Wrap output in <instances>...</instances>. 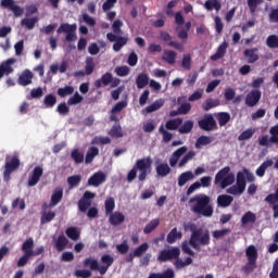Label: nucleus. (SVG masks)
Segmentation results:
<instances>
[{
  "mask_svg": "<svg viewBox=\"0 0 278 278\" xmlns=\"http://www.w3.org/2000/svg\"><path fill=\"white\" fill-rule=\"evenodd\" d=\"M189 205L191 207V212L197 216H203L204 218H212V216H214L212 198L207 194H195L193 198H190Z\"/></svg>",
  "mask_w": 278,
  "mask_h": 278,
  "instance_id": "obj_1",
  "label": "nucleus"
},
{
  "mask_svg": "<svg viewBox=\"0 0 278 278\" xmlns=\"http://www.w3.org/2000/svg\"><path fill=\"white\" fill-rule=\"evenodd\" d=\"M180 255L181 250L178 247H172L169 249L161 250L156 260L160 262V264L173 262V260H176L174 266L177 268V270H181V268H186V266H190V264H192V257L189 256L184 261L179 258Z\"/></svg>",
  "mask_w": 278,
  "mask_h": 278,
  "instance_id": "obj_2",
  "label": "nucleus"
},
{
  "mask_svg": "<svg viewBox=\"0 0 278 278\" xmlns=\"http://www.w3.org/2000/svg\"><path fill=\"white\" fill-rule=\"evenodd\" d=\"M247 181L253 184V181H255V175L244 167L242 172L237 173V182L226 190L227 194H232L233 197L244 194V190H247Z\"/></svg>",
  "mask_w": 278,
  "mask_h": 278,
  "instance_id": "obj_3",
  "label": "nucleus"
},
{
  "mask_svg": "<svg viewBox=\"0 0 278 278\" xmlns=\"http://www.w3.org/2000/svg\"><path fill=\"white\" fill-rule=\"evenodd\" d=\"M189 230L191 231L189 244L192 247V249L195 251H201V245L207 247L210 244V230L203 231V228H197V225L194 224L189 226Z\"/></svg>",
  "mask_w": 278,
  "mask_h": 278,
  "instance_id": "obj_4",
  "label": "nucleus"
},
{
  "mask_svg": "<svg viewBox=\"0 0 278 278\" xmlns=\"http://www.w3.org/2000/svg\"><path fill=\"white\" fill-rule=\"evenodd\" d=\"M236 182V175L231 173V167L226 166L217 172L214 178V185L219 186L222 190L225 188H229V186H233Z\"/></svg>",
  "mask_w": 278,
  "mask_h": 278,
  "instance_id": "obj_5",
  "label": "nucleus"
},
{
  "mask_svg": "<svg viewBox=\"0 0 278 278\" xmlns=\"http://www.w3.org/2000/svg\"><path fill=\"white\" fill-rule=\"evenodd\" d=\"M152 164L153 160L151 159V156L137 160L135 168L139 170V181H144V179H147V176L151 175Z\"/></svg>",
  "mask_w": 278,
  "mask_h": 278,
  "instance_id": "obj_6",
  "label": "nucleus"
},
{
  "mask_svg": "<svg viewBox=\"0 0 278 278\" xmlns=\"http://www.w3.org/2000/svg\"><path fill=\"white\" fill-rule=\"evenodd\" d=\"M56 31L58 34H66V42H75L77 40V24L63 23Z\"/></svg>",
  "mask_w": 278,
  "mask_h": 278,
  "instance_id": "obj_7",
  "label": "nucleus"
},
{
  "mask_svg": "<svg viewBox=\"0 0 278 278\" xmlns=\"http://www.w3.org/2000/svg\"><path fill=\"white\" fill-rule=\"evenodd\" d=\"M97 197V193L92 191H85L83 197L78 200V210L83 214H86L92 206V200Z\"/></svg>",
  "mask_w": 278,
  "mask_h": 278,
  "instance_id": "obj_8",
  "label": "nucleus"
},
{
  "mask_svg": "<svg viewBox=\"0 0 278 278\" xmlns=\"http://www.w3.org/2000/svg\"><path fill=\"white\" fill-rule=\"evenodd\" d=\"M198 126L202 131H214L218 129V125L216 124L213 114H205L203 118L198 122Z\"/></svg>",
  "mask_w": 278,
  "mask_h": 278,
  "instance_id": "obj_9",
  "label": "nucleus"
},
{
  "mask_svg": "<svg viewBox=\"0 0 278 278\" xmlns=\"http://www.w3.org/2000/svg\"><path fill=\"white\" fill-rule=\"evenodd\" d=\"M106 39L109 40V42H114L113 51L115 52L121 51V49H123V47H125L127 42H129V37H123L113 33H108Z\"/></svg>",
  "mask_w": 278,
  "mask_h": 278,
  "instance_id": "obj_10",
  "label": "nucleus"
},
{
  "mask_svg": "<svg viewBox=\"0 0 278 278\" xmlns=\"http://www.w3.org/2000/svg\"><path fill=\"white\" fill-rule=\"evenodd\" d=\"M21 167V160L17 159V156L11 157L10 161H7L4 164V172H3V177L5 181H10L12 173L15 170H18Z\"/></svg>",
  "mask_w": 278,
  "mask_h": 278,
  "instance_id": "obj_11",
  "label": "nucleus"
},
{
  "mask_svg": "<svg viewBox=\"0 0 278 278\" xmlns=\"http://www.w3.org/2000/svg\"><path fill=\"white\" fill-rule=\"evenodd\" d=\"M45 174V169L42 166H36L30 176L28 177L27 186L28 188H34V186H38V182L40 181V177Z\"/></svg>",
  "mask_w": 278,
  "mask_h": 278,
  "instance_id": "obj_12",
  "label": "nucleus"
},
{
  "mask_svg": "<svg viewBox=\"0 0 278 278\" xmlns=\"http://www.w3.org/2000/svg\"><path fill=\"white\" fill-rule=\"evenodd\" d=\"M260 99H262V91L260 89H253L245 97V105L248 108H255L260 103Z\"/></svg>",
  "mask_w": 278,
  "mask_h": 278,
  "instance_id": "obj_13",
  "label": "nucleus"
},
{
  "mask_svg": "<svg viewBox=\"0 0 278 278\" xmlns=\"http://www.w3.org/2000/svg\"><path fill=\"white\" fill-rule=\"evenodd\" d=\"M101 265H99L100 275H105L110 270V266L114 264V257L110 254H103L100 258Z\"/></svg>",
  "mask_w": 278,
  "mask_h": 278,
  "instance_id": "obj_14",
  "label": "nucleus"
},
{
  "mask_svg": "<svg viewBox=\"0 0 278 278\" xmlns=\"http://www.w3.org/2000/svg\"><path fill=\"white\" fill-rule=\"evenodd\" d=\"M12 64H16V59H8L0 64V79H3V75L14 73V67Z\"/></svg>",
  "mask_w": 278,
  "mask_h": 278,
  "instance_id": "obj_15",
  "label": "nucleus"
},
{
  "mask_svg": "<svg viewBox=\"0 0 278 278\" xmlns=\"http://www.w3.org/2000/svg\"><path fill=\"white\" fill-rule=\"evenodd\" d=\"M188 152V147L184 146L178 148L176 151L173 152L172 156L169 157V165L172 168H175L177 166V162L181 159L185 153Z\"/></svg>",
  "mask_w": 278,
  "mask_h": 278,
  "instance_id": "obj_16",
  "label": "nucleus"
},
{
  "mask_svg": "<svg viewBox=\"0 0 278 278\" xmlns=\"http://www.w3.org/2000/svg\"><path fill=\"white\" fill-rule=\"evenodd\" d=\"M106 176L103 174V172L94 173L89 179H88V186H93L94 188H99L101 184H105Z\"/></svg>",
  "mask_w": 278,
  "mask_h": 278,
  "instance_id": "obj_17",
  "label": "nucleus"
},
{
  "mask_svg": "<svg viewBox=\"0 0 278 278\" xmlns=\"http://www.w3.org/2000/svg\"><path fill=\"white\" fill-rule=\"evenodd\" d=\"M257 51H260L257 48L245 49L243 51V55L247 58L248 64H255V62L260 60V54H257Z\"/></svg>",
  "mask_w": 278,
  "mask_h": 278,
  "instance_id": "obj_18",
  "label": "nucleus"
},
{
  "mask_svg": "<svg viewBox=\"0 0 278 278\" xmlns=\"http://www.w3.org/2000/svg\"><path fill=\"white\" fill-rule=\"evenodd\" d=\"M109 223L113 227H118V225H123L125 223V215L121 212H114L110 214Z\"/></svg>",
  "mask_w": 278,
  "mask_h": 278,
  "instance_id": "obj_19",
  "label": "nucleus"
},
{
  "mask_svg": "<svg viewBox=\"0 0 278 278\" xmlns=\"http://www.w3.org/2000/svg\"><path fill=\"white\" fill-rule=\"evenodd\" d=\"M181 125H184V119L180 117L168 119L165 123V129H167L168 131H177V129H179Z\"/></svg>",
  "mask_w": 278,
  "mask_h": 278,
  "instance_id": "obj_20",
  "label": "nucleus"
},
{
  "mask_svg": "<svg viewBox=\"0 0 278 278\" xmlns=\"http://www.w3.org/2000/svg\"><path fill=\"white\" fill-rule=\"evenodd\" d=\"M33 79H34V73H31V71L29 70H25L18 77V84L20 86H29Z\"/></svg>",
  "mask_w": 278,
  "mask_h": 278,
  "instance_id": "obj_21",
  "label": "nucleus"
},
{
  "mask_svg": "<svg viewBox=\"0 0 278 278\" xmlns=\"http://www.w3.org/2000/svg\"><path fill=\"white\" fill-rule=\"evenodd\" d=\"M182 237L184 235L181 233V231H177V227H175L168 232L166 237V242L167 244H175L177 240H181Z\"/></svg>",
  "mask_w": 278,
  "mask_h": 278,
  "instance_id": "obj_22",
  "label": "nucleus"
},
{
  "mask_svg": "<svg viewBox=\"0 0 278 278\" xmlns=\"http://www.w3.org/2000/svg\"><path fill=\"white\" fill-rule=\"evenodd\" d=\"M112 84V73L106 72L101 76V78L94 81L96 88H101L102 86H110Z\"/></svg>",
  "mask_w": 278,
  "mask_h": 278,
  "instance_id": "obj_23",
  "label": "nucleus"
},
{
  "mask_svg": "<svg viewBox=\"0 0 278 278\" xmlns=\"http://www.w3.org/2000/svg\"><path fill=\"white\" fill-rule=\"evenodd\" d=\"M233 203V197L228 194H220L217 197V206L218 207H229Z\"/></svg>",
  "mask_w": 278,
  "mask_h": 278,
  "instance_id": "obj_24",
  "label": "nucleus"
},
{
  "mask_svg": "<svg viewBox=\"0 0 278 278\" xmlns=\"http://www.w3.org/2000/svg\"><path fill=\"white\" fill-rule=\"evenodd\" d=\"M194 179V174L191 170L184 172L178 177L179 188H184L187 181H192Z\"/></svg>",
  "mask_w": 278,
  "mask_h": 278,
  "instance_id": "obj_25",
  "label": "nucleus"
},
{
  "mask_svg": "<svg viewBox=\"0 0 278 278\" xmlns=\"http://www.w3.org/2000/svg\"><path fill=\"white\" fill-rule=\"evenodd\" d=\"M136 85L139 90L149 86V74L140 73L136 78Z\"/></svg>",
  "mask_w": 278,
  "mask_h": 278,
  "instance_id": "obj_26",
  "label": "nucleus"
},
{
  "mask_svg": "<svg viewBox=\"0 0 278 278\" xmlns=\"http://www.w3.org/2000/svg\"><path fill=\"white\" fill-rule=\"evenodd\" d=\"M75 92V87L66 85L65 87H60L56 90L58 97L61 99H66V97H71Z\"/></svg>",
  "mask_w": 278,
  "mask_h": 278,
  "instance_id": "obj_27",
  "label": "nucleus"
},
{
  "mask_svg": "<svg viewBox=\"0 0 278 278\" xmlns=\"http://www.w3.org/2000/svg\"><path fill=\"white\" fill-rule=\"evenodd\" d=\"M148 278H175V270L167 268L163 273H151Z\"/></svg>",
  "mask_w": 278,
  "mask_h": 278,
  "instance_id": "obj_28",
  "label": "nucleus"
},
{
  "mask_svg": "<svg viewBox=\"0 0 278 278\" xmlns=\"http://www.w3.org/2000/svg\"><path fill=\"white\" fill-rule=\"evenodd\" d=\"M255 220H257V216L255 215V213L248 211L242 217H241V225L242 227L251 224L253 225L255 223Z\"/></svg>",
  "mask_w": 278,
  "mask_h": 278,
  "instance_id": "obj_29",
  "label": "nucleus"
},
{
  "mask_svg": "<svg viewBox=\"0 0 278 278\" xmlns=\"http://www.w3.org/2000/svg\"><path fill=\"white\" fill-rule=\"evenodd\" d=\"M245 255H247L248 262H250V264L257 263V249H255V245L248 247V249L245 251Z\"/></svg>",
  "mask_w": 278,
  "mask_h": 278,
  "instance_id": "obj_30",
  "label": "nucleus"
},
{
  "mask_svg": "<svg viewBox=\"0 0 278 278\" xmlns=\"http://www.w3.org/2000/svg\"><path fill=\"white\" fill-rule=\"evenodd\" d=\"M63 197H64V191L62 189H56L51 195L49 207H55V205H58V203L62 201Z\"/></svg>",
  "mask_w": 278,
  "mask_h": 278,
  "instance_id": "obj_31",
  "label": "nucleus"
},
{
  "mask_svg": "<svg viewBox=\"0 0 278 278\" xmlns=\"http://www.w3.org/2000/svg\"><path fill=\"white\" fill-rule=\"evenodd\" d=\"M225 53H227V43L224 42L222 43L218 48L216 53H214L213 55H211V60L213 62H216L217 60H220L223 58H225Z\"/></svg>",
  "mask_w": 278,
  "mask_h": 278,
  "instance_id": "obj_32",
  "label": "nucleus"
},
{
  "mask_svg": "<svg viewBox=\"0 0 278 278\" xmlns=\"http://www.w3.org/2000/svg\"><path fill=\"white\" fill-rule=\"evenodd\" d=\"M99 155V148L97 147H91L88 149L87 154L85 156V163L87 164H92L94 162V157Z\"/></svg>",
  "mask_w": 278,
  "mask_h": 278,
  "instance_id": "obj_33",
  "label": "nucleus"
},
{
  "mask_svg": "<svg viewBox=\"0 0 278 278\" xmlns=\"http://www.w3.org/2000/svg\"><path fill=\"white\" fill-rule=\"evenodd\" d=\"M65 233H66L67 238H70V240L77 242V240H79V238H80L81 232H79V229H77V227L72 226V227L66 228Z\"/></svg>",
  "mask_w": 278,
  "mask_h": 278,
  "instance_id": "obj_34",
  "label": "nucleus"
},
{
  "mask_svg": "<svg viewBox=\"0 0 278 278\" xmlns=\"http://www.w3.org/2000/svg\"><path fill=\"white\" fill-rule=\"evenodd\" d=\"M22 251L25 255H33V251H34V239L33 238H28L26 239L23 244H22Z\"/></svg>",
  "mask_w": 278,
  "mask_h": 278,
  "instance_id": "obj_35",
  "label": "nucleus"
},
{
  "mask_svg": "<svg viewBox=\"0 0 278 278\" xmlns=\"http://www.w3.org/2000/svg\"><path fill=\"white\" fill-rule=\"evenodd\" d=\"M156 174L159 177H166L170 175V166H168V163H161L156 166Z\"/></svg>",
  "mask_w": 278,
  "mask_h": 278,
  "instance_id": "obj_36",
  "label": "nucleus"
},
{
  "mask_svg": "<svg viewBox=\"0 0 278 278\" xmlns=\"http://www.w3.org/2000/svg\"><path fill=\"white\" fill-rule=\"evenodd\" d=\"M163 105H164V99L155 100L152 104L146 108V112L147 114L157 112V110H160V108H162Z\"/></svg>",
  "mask_w": 278,
  "mask_h": 278,
  "instance_id": "obj_37",
  "label": "nucleus"
},
{
  "mask_svg": "<svg viewBox=\"0 0 278 278\" xmlns=\"http://www.w3.org/2000/svg\"><path fill=\"white\" fill-rule=\"evenodd\" d=\"M177 59V52L173 50H165L162 60L167 62V64H175V60Z\"/></svg>",
  "mask_w": 278,
  "mask_h": 278,
  "instance_id": "obj_38",
  "label": "nucleus"
},
{
  "mask_svg": "<svg viewBox=\"0 0 278 278\" xmlns=\"http://www.w3.org/2000/svg\"><path fill=\"white\" fill-rule=\"evenodd\" d=\"M160 227V218L152 219L149 224L143 228V233L149 235L152 231H155Z\"/></svg>",
  "mask_w": 278,
  "mask_h": 278,
  "instance_id": "obj_39",
  "label": "nucleus"
},
{
  "mask_svg": "<svg viewBox=\"0 0 278 278\" xmlns=\"http://www.w3.org/2000/svg\"><path fill=\"white\" fill-rule=\"evenodd\" d=\"M197 156V152H194V150L189 151L178 163L179 168H184V166H186V164H188V162H190L191 160H194V157Z\"/></svg>",
  "mask_w": 278,
  "mask_h": 278,
  "instance_id": "obj_40",
  "label": "nucleus"
},
{
  "mask_svg": "<svg viewBox=\"0 0 278 278\" xmlns=\"http://www.w3.org/2000/svg\"><path fill=\"white\" fill-rule=\"evenodd\" d=\"M66 247H68V239H66L64 235L59 236L55 242L56 251H64Z\"/></svg>",
  "mask_w": 278,
  "mask_h": 278,
  "instance_id": "obj_41",
  "label": "nucleus"
},
{
  "mask_svg": "<svg viewBox=\"0 0 278 278\" xmlns=\"http://www.w3.org/2000/svg\"><path fill=\"white\" fill-rule=\"evenodd\" d=\"M204 8L208 11L216 10V12H219L223 5L220 4V2H218V0H206L204 3Z\"/></svg>",
  "mask_w": 278,
  "mask_h": 278,
  "instance_id": "obj_42",
  "label": "nucleus"
},
{
  "mask_svg": "<svg viewBox=\"0 0 278 278\" xmlns=\"http://www.w3.org/2000/svg\"><path fill=\"white\" fill-rule=\"evenodd\" d=\"M55 218V212L53 211H46L41 213V219L40 223L41 225H47V223H51Z\"/></svg>",
  "mask_w": 278,
  "mask_h": 278,
  "instance_id": "obj_43",
  "label": "nucleus"
},
{
  "mask_svg": "<svg viewBox=\"0 0 278 278\" xmlns=\"http://www.w3.org/2000/svg\"><path fill=\"white\" fill-rule=\"evenodd\" d=\"M219 127H225L229 121H231V115L227 112H220L217 115Z\"/></svg>",
  "mask_w": 278,
  "mask_h": 278,
  "instance_id": "obj_44",
  "label": "nucleus"
},
{
  "mask_svg": "<svg viewBox=\"0 0 278 278\" xmlns=\"http://www.w3.org/2000/svg\"><path fill=\"white\" fill-rule=\"evenodd\" d=\"M58 103V98L53 93H49L43 99L45 108H53Z\"/></svg>",
  "mask_w": 278,
  "mask_h": 278,
  "instance_id": "obj_45",
  "label": "nucleus"
},
{
  "mask_svg": "<svg viewBox=\"0 0 278 278\" xmlns=\"http://www.w3.org/2000/svg\"><path fill=\"white\" fill-rule=\"evenodd\" d=\"M194 128V122L186 121L182 126L178 128L179 134H190Z\"/></svg>",
  "mask_w": 278,
  "mask_h": 278,
  "instance_id": "obj_46",
  "label": "nucleus"
},
{
  "mask_svg": "<svg viewBox=\"0 0 278 278\" xmlns=\"http://www.w3.org/2000/svg\"><path fill=\"white\" fill-rule=\"evenodd\" d=\"M149 251V244L147 242L141 243L139 247H137L132 253L134 255H136L137 257H142V255H144V253H147Z\"/></svg>",
  "mask_w": 278,
  "mask_h": 278,
  "instance_id": "obj_47",
  "label": "nucleus"
},
{
  "mask_svg": "<svg viewBox=\"0 0 278 278\" xmlns=\"http://www.w3.org/2000/svg\"><path fill=\"white\" fill-rule=\"evenodd\" d=\"M36 23H38V17L23 18L21 21V25L26 27V29H34V27H36Z\"/></svg>",
  "mask_w": 278,
  "mask_h": 278,
  "instance_id": "obj_48",
  "label": "nucleus"
},
{
  "mask_svg": "<svg viewBox=\"0 0 278 278\" xmlns=\"http://www.w3.org/2000/svg\"><path fill=\"white\" fill-rule=\"evenodd\" d=\"M109 136H111V138H123V128L121 125H113L109 131Z\"/></svg>",
  "mask_w": 278,
  "mask_h": 278,
  "instance_id": "obj_49",
  "label": "nucleus"
},
{
  "mask_svg": "<svg viewBox=\"0 0 278 278\" xmlns=\"http://www.w3.org/2000/svg\"><path fill=\"white\" fill-rule=\"evenodd\" d=\"M212 140V137L207 136L199 137L195 142V149H201V147H206V144H211Z\"/></svg>",
  "mask_w": 278,
  "mask_h": 278,
  "instance_id": "obj_50",
  "label": "nucleus"
},
{
  "mask_svg": "<svg viewBox=\"0 0 278 278\" xmlns=\"http://www.w3.org/2000/svg\"><path fill=\"white\" fill-rule=\"evenodd\" d=\"M105 207V214H112L114 212V208L116 207V202L114 201V198H109L104 202Z\"/></svg>",
  "mask_w": 278,
  "mask_h": 278,
  "instance_id": "obj_51",
  "label": "nucleus"
},
{
  "mask_svg": "<svg viewBox=\"0 0 278 278\" xmlns=\"http://www.w3.org/2000/svg\"><path fill=\"white\" fill-rule=\"evenodd\" d=\"M218 105H220V101L207 99L203 104V110L204 112H210L212 108H218Z\"/></svg>",
  "mask_w": 278,
  "mask_h": 278,
  "instance_id": "obj_52",
  "label": "nucleus"
},
{
  "mask_svg": "<svg viewBox=\"0 0 278 278\" xmlns=\"http://www.w3.org/2000/svg\"><path fill=\"white\" fill-rule=\"evenodd\" d=\"M84 266H86V267H88L89 266V268H90V270H98L99 271V261H97V260H94V258H86L85 261H84Z\"/></svg>",
  "mask_w": 278,
  "mask_h": 278,
  "instance_id": "obj_53",
  "label": "nucleus"
},
{
  "mask_svg": "<svg viewBox=\"0 0 278 278\" xmlns=\"http://www.w3.org/2000/svg\"><path fill=\"white\" fill-rule=\"evenodd\" d=\"M264 0H248V8L251 14H255L257 12V5H262Z\"/></svg>",
  "mask_w": 278,
  "mask_h": 278,
  "instance_id": "obj_54",
  "label": "nucleus"
},
{
  "mask_svg": "<svg viewBox=\"0 0 278 278\" xmlns=\"http://www.w3.org/2000/svg\"><path fill=\"white\" fill-rule=\"evenodd\" d=\"M266 45L269 49H278V36L269 35L266 39Z\"/></svg>",
  "mask_w": 278,
  "mask_h": 278,
  "instance_id": "obj_55",
  "label": "nucleus"
},
{
  "mask_svg": "<svg viewBox=\"0 0 278 278\" xmlns=\"http://www.w3.org/2000/svg\"><path fill=\"white\" fill-rule=\"evenodd\" d=\"M72 160H74L75 164H81L84 162V153L79 152V149H74L71 153Z\"/></svg>",
  "mask_w": 278,
  "mask_h": 278,
  "instance_id": "obj_56",
  "label": "nucleus"
},
{
  "mask_svg": "<svg viewBox=\"0 0 278 278\" xmlns=\"http://www.w3.org/2000/svg\"><path fill=\"white\" fill-rule=\"evenodd\" d=\"M67 184H68L70 188H77V186H79V184H81V176H79V175L70 176L67 178Z\"/></svg>",
  "mask_w": 278,
  "mask_h": 278,
  "instance_id": "obj_57",
  "label": "nucleus"
},
{
  "mask_svg": "<svg viewBox=\"0 0 278 278\" xmlns=\"http://www.w3.org/2000/svg\"><path fill=\"white\" fill-rule=\"evenodd\" d=\"M81 101H84V97L76 91L73 97L68 98L67 105H77L81 103Z\"/></svg>",
  "mask_w": 278,
  "mask_h": 278,
  "instance_id": "obj_58",
  "label": "nucleus"
},
{
  "mask_svg": "<svg viewBox=\"0 0 278 278\" xmlns=\"http://www.w3.org/2000/svg\"><path fill=\"white\" fill-rule=\"evenodd\" d=\"M253 134H255V131L251 128L244 130L238 137L239 142H242L244 140H251V138H253Z\"/></svg>",
  "mask_w": 278,
  "mask_h": 278,
  "instance_id": "obj_59",
  "label": "nucleus"
},
{
  "mask_svg": "<svg viewBox=\"0 0 278 278\" xmlns=\"http://www.w3.org/2000/svg\"><path fill=\"white\" fill-rule=\"evenodd\" d=\"M85 73L86 75H92V73H94V61L92 58H87Z\"/></svg>",
  "mask_w": 278,
  "mask_h": 278,
  "instance_id": "obj_60",
  "label": "nucleus"
},
{
  "mask_svg": "<svg viewBox=\"0 0 278 278\" xmlns=\"http://www.w3.org/2000/svg\"><path fill=\"white\" fill-rule=\"evenodd\" d=\"M159 132L163 136V142L168 143L173 140V134L164 129V126H160Z\"/></svg>",
  "mask_w": 278,
  "mask_h": 278,
  "instance_id": "obj_61",
  "label": "nucleus"
},
{
  "mask_svg": "<svg viewBox=\"0 0 278 278\" xmlns=\"http://www.w3.org/2000/svg\"><path fill=\"white\" fill-rule=\"evenodd\" d=\"M271 144H278V125L269 129Z\"/></svg>",
  "mask_w": 278,
  "mask_h": 278,
  "instance_id": "obj_62",
  "label": "nucleus"
},
{
  "mask_svg": "<svg viewBox=\"0 0 278 278\" xmlns=\"http://www.w3.org/2000/svg\"><path fill=\"white\" fill-rule=\"evenodd\" d=\"M116 249L121 255H125L129 253V243H127V240H124L121 244L116 245Z\"/></svg>",
  "mask_w": 278,
  "mask_h": 278,
  "instance_id": "obj_63",
  "label": "nucleus"
},
{
  "mask_svg": "<svg viewBox=\"0 0 278 278\" xmlns=\"http://www.w3.org/2000/svg\"><path fill=\"white\" fill-rule=\"evenodd\" d=\"M269 278H278V257L275 260Z\"/></svg>",
  "mask_w": 278,
  "mask_h": 278,
  "instance_id": "obj_64",
  "label": "nucleus"
}]
</instances>
